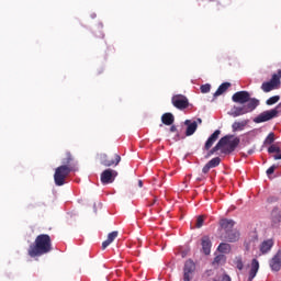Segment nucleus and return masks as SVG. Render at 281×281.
I'll list each match as a JSON object with an SVG mask.
<instances>
[{
    "label": "nucleus",
    "instance_id": "nucleus-13",
    "mask_svg": "<svg viewBox=\"0 0 281 281\" xmlns=\"http://www.w3.org/2000/svg\"><path fill=\"white\" fill-rule=\"evenodd\" d=\"M228 140H229V136L222 137L217 142V144L211 150H209L207 155L205 156V159H210V157H212V155H214V153H218V150H223L222 148L224 146H227Z\"/></svg>",
    "mask_w": 281,
    "mask_h": 281
},
{
    "label": "nucleus",
    "instance_id": "nucleus-2",
    "mask_svg": "<svg viewBox=\"0 0 281 281\" xmlns=\"http://www.w3.org/2000/svg\"><path fill=\"white\" fill-rule=\"evenodd\" d=\"M258 104H260V101L258 99H251L247 104H244L241 106L234 105L228 112V115H231V117H240V115H247V113L256 111Z\"/></svg>",
    "mask_w": 281,
    "mask_h": 281
},
{
    "label": "nucleus",
    "instance_id": "nucleus-24",
    "mask_svg": "<svg viewBox=\"0 0 281 281\" xmlns=\"http://www.w3.org/2000/svg\"><path fill=\"white\" fill-rule=\"evenodd\" d=\"M117 236H119V233L116 231H113L112 233H110L108 235L106 240L102 243V249H106V247H109V245H111V243H113V240H115Z\"/></svg>",
    "mask_w": 281,
    "mask_h": 281
},
{
    "label": "nucleus",
    "instance_id": "nucleus-30",
    "mask_svg": "<svg viewBox=\"0 0 281 281\" xmlns=\"http://www.w3.org/2000/svg\"><path fill=\"white\" fill-rule=\"evenodd\" d=\"M273 142H276V134L273 132L269 133L268 136L265 139L266 145L271 146V144H273Z\"/></svg>",
    "mask_w": 281,
    "mask_h": 281
},
{
    "label": "nucleus",
    "instance_id": "nucleus-37",
    "mask_svg": "<svg viewBox=\"0 0 281 281\" xmlns=\"http://www.w3.org/2000/svg\"><path fill=\"white\" fill-rule=\"evenodd\" d=\"M210 170H212V167H210L207 164L203 167V169H202V172L204 173V175H207V172H210Z\"/></svg>",
    "mask_w": 281,
    "mask_h": 281
},
{
    "label": "nucleus",
    "instance_id": "nucleus-23",
    "mask_svg": "<svg viewBox=\"0 0 281 281\" xmlns=\"http://www.w3.org/2000/svg\"><path fill=\"white\" fill-rule=\"evenodd\" d=\"M61 166H68V168H76V165H74V156L70 151L66 153V157L61 160Z\"/></svg>",
    "mask_w": 281,
    "mask_h": 281
},
{
    "label": "nucleus",
    "instance_id": "nucleus-33",
    "mask_svg": "<svg viewBox=\"0 0 281 281\" xmlns=\"http://www.w3.org/2000/svg\"><path fill=\"white\" fill-rule=\"evenodd\" d=\"M223 262H225V255H217L213 260V265H223Z\"/></svg>",
    "mask_w": 281,
    "mask_h": 281
},
{
    "label": "nucleus",
    "instance_id": "nucleus-20",
    "mask_svg": "<svg viewBox=\"0 0 281 281\" xmlns=\"http://www.w3.org/2000/svg\"><path fill=\"white\" fill-rule=\"evenodd\" d=\"M272 248H273V239L263 240L260 245L261 254H269V251H271Z\"/></svg>",
    "mask_w": 281,
    "mask_h": 281
},
{
    "label": "nucleus",
    "instance_id": "nucleus-36",
    "mask_svg": "<svg viewBox=\"0 0 281 281\" xmlns=\"http://www.w3.org/2000/svg\"><path fill=\"white\" fill-rule=\"evenodd\" d=\"M276 168H278V166L272 165L270 168L267 169L266 172H267L268 177L276 172Z\"/></svg>",
    "mask_w": 281,
    "mask_h": 281
},
{
    "label": "nucleus",
    "instance_id": "nucleus-5",
    "mask_svg": "<svg viewBox=\"0 0 281 281\" xmlns=\"http://www.w3.org/2000/svg\"><path fill=\"white\" fill-rule=\"evenodd\" d=\"M280 79L278 78V76H276V74H273L269 81H265L261 85V90L263 93H269L271 91H274V89H280Z\"/></svg>",
    "mask_w": 281,
    "mask_h": 281
},
{
    "label": "nucleus",
    "instance_id": "nucleus-40",
    "mask_svg": "<svg viewBox=\"0 0 281 281\" xmlns=\"http://www.w3.org/2000/svg\"><path fill=\"white\" fill-rule=\"evenodd\" d=\"M276 76H277V77L279 78V80H280V78H281V69H279V70L277 71Z\"/></svg>",
    "mask_w": 281,
    "mask_h": 281
},
{
    "label": "nucleus",
    "instance_id": "nucleus-31",
    "mask_svg": "<svg viewBox=\"0 0 281 281\" xmlns=\"http://www.w3.org/2000/svg\"><path fill=\"white\" fill-rule=\"evenodd\" d=\"M234 263L239 271H243V267H244L243 257H236L234 260Z\"/></svg>",
    "mask_w": 281,
    "mask_h": 281
},
{
    "label": "nucleus",
    "instance_id": "nucleus-26",
    "mask_svg": "<svg viewBox=\"0 0 281 281\" xmlns=\"http://www.w3.org/2000/svg\"><path fill=\"white\" fill-rule=\"evenodd\" d=\"M229 87H232V83H229V82L222 83L215 91L214 98H218V95H223V93H225V91H227V89H229Z\"/></svg>",
    "mask_w": 281,
    "mask_h": 281
},
{
    "label": "nucleus",
    "instance_id": "nucleus-4",
    "mask_svg": "<svg viewBox=\"0 0 281 281\" xmlns=\"http://www.w3.org/2000/svg\"><path fill=\"white\" fill-rule=\"evenodd\" d=\"M224 137H228L226 147L224 146L221 150L222 155H232L236 148H238V145L240 144V138L235 137L234 135H226Z\"/></svg>",
    "mask_w": 281,
    "mask_h": 281
},
{
    "label": "nucleus",
    "instance_id": "nucleus-29",
    "mask_svg": "<svg viewBox=\"0 0 281 281\" xmlns=\"http://www.w3.org/2000/svg\"><path fill=\"white\" fill-rule=\"evenodd\" d=\"M207 165L210 166V168H216L218 166H221V157H215V158H212Z\"/></svg>",
    "mask_w": 281,
    "mask_h": 281
},
{
    "label": "nucleus",
    "instance_id": "nucleus-10",
    "mask_svg": "<svg viewBox=\"0 0 281 281\" xmlns=\"http://www.w3.org/2000/svg\"><path fill=\"white\" fill-rule=\"evenodd\" d=\"M232 100L237 104H247L251 102V94L248 91H238L233 94Z\"/></svg>",
    "mask_w": 281,
    "mask_h": 281
},
{
    "label": "nucleus",
    "instance_id": "nucleus-16",
    "mask_svg": "<svg viewBox=\"0 0 281 281\" xmlns=\"http://www.w3.org/2000/svg\"><path fill=\"white\" fill-rule=\"evenodd\" d=\"M221 135V131L216 130L205 142L204 150H210L212 146H214V143L218 139V136Z\"/></svg>",
    "mask_w": 281,
    "mask_h": 281
},
{
    "label": "nucleus",
    "instance_id": "nucleus-25",
    "mask_svg": "<svg viewBox=\"0 0 281 281\" xmlns=\"http://www.w3.org/2000/svg\"><path fill=\"white\" fill-rule=\"evenodd\" d=\"M271 217H272L273 227H278L280 225V222H281L280 210L274 209L271 213Z\"/></svg>",
    "mask_w": 281,
    "mask_h": 281
},
{
    "label": "nucleus",
    "instance_id": "nucleus-43",
    "mask_svg": "<svg viewBox=\"0 0 281 281\" xmlns=\"http://www.w3.org/2000/svg\"><path fill=\"white\" fill-rule=\"evenodd\" d=\"M157 203V198H154L153 203L149 204V206L155 205Z\"/></svg>",
    "mask_w": 281,
    "mask_h": 281
},
{
    "label": "nucleus",
    "instance_id": "nucleus-41",
    "mask_svg": "<svg viewBox=\"0 0 281 281\" xmlns=\"http://www.w3.org/2000/svg\"><path fill=\"white\" fill-rule=\"evenodd\" d=\"M277 111H278V113H280V111H281V103H279L278 105H277V108H274Z\"/></svg>",
    "mask_w": 281,
    "mask_h": 281
},
{
    "label": "nucleus",
    "instance_id": "nucleus-15",
    "mask_svg": "<svg viewBox=\"0 0 281 281\" xmlns=\"http://www.w3.org/2000/svg\"><path fill=\"white\" fill-rule=\"evenodd\" d=\"M202 250L205 256H210L212 251V240H210L209 236H204L201 239Z\"/></svg>",
    "mask_w": 281,
    "mask_h": 281
},
{
    "label": "nucleus",
    "instance_id": "nucleus-35",
    "mask_svg": "<svg viewBox=\"0 0 281 281\" xmlns=\"http://www.w3.org/2000/svg\"><path fill=\"white\" fill-rule=\"evenodd\" d=\"M204 221L205 220H204L203 215H199L198 218H196L195 227L198 229H201V227H203Z\"/></svg>",
    "mask_w": 281,
    "mask_h": 281
},
{
    "label": "nucleus",
    "instance_id": "nucleus-18",
    "mask_svg": "<svg viewBox=\"0 0 281 281\" xmlns=\"http://www.w3.org/2000/svg\"><path fill=\"white\" fill-rule=\"evenodd\" d=\"M184 124L186 126H188L186 131L187 137H190L191 135H194V133H196V128H199L196 121L191 122L190 120H187L184 121Z\"/></svg>",
    "mask_w": 281,
    "mask_h": 281
},
{
    "label": "nucleus",
    "instance_id": "nucleus-44",
    "mask_svg": "<svg viewBox=\"0 0 281 281\" xmlns=\"http://www.w3.org/2000/svg\"><path fill=\"white\" fill-rule=\"evenodd\" d=\"M138 186L139 188H143L144 187V182H142V180L138 181Z\"/></svg>",
    "mask_w": 281,
    "mask_h": 281
},
{
    "label": "nucleus",
    "instance_id": "nucleus-7",
    "mask_svg": "<svg viewBox=\"0 0 281 281\" xmlns=\"http://www.w3.org/2000/svg\"><path fill=\"white\" fill-rule=\"evenodd\" d=\"M194 271H196V265L192 259H189L184 262L183 267V281H192L194 278Z\"/></svg>",
    "mask_w": 281,
    "mask_h": 281
},
{
    "label": "nucleus",
    "instance_id": "nucleus-21",
    "mask_svg": "<svg viewBox=\"0 0 281 281\" xmlns=\"http://www.w3.org/2000/svg\"><path fill=\"white\" fill-rule=\"evenodd\" d=\"M249 124V120H244L240 122H234L232 124L233 133H236L238 131H245V126Z\"/></svg>",
    "mask_w": 281,
    "mask_h": 281
},
{
    "label": "nucleus",
    "instance_id": "nucleus-11",
    "mask_svg": "<svg viewBox=\"0 0 281 281\" xmlns=\"http://www.w3.org/2000/svg\"><path fill=\"white\" fill-rule=\"evenodd\" d=\"M116 177H117V171L113 169H105L101 173V183L103 186H109V183H113V181H115Z\"/></svg>",
    "mask_w": 281,
    "mask_h": 281
},
{
    "label": "nucleus",
    "instance_id": "nucleus-22",
    "mask_svg": "<svg viewBox=\"0 0 281 281\" xmlns=\"http://www.w3.org/2000/svg\"><path fill=\"white\" fill-rule=\"evenodd\" d=\"M161 122L166 126H172V124H175V115H172V113H165L161 116Z\"/></svg>",
    "mask_w": 281,
    "mask_h": 281
},
{
    "label": "nucleus",
    "instance_id": "nucleus-28",
    "mask_svg": "<svg viewBox=\"0 0 281 281\" xmlns=\"http://www.w3.org/2000/svg\"><path fill=\"white\" fill-rule=\"evenodd\" d=\"M278 102H280V95H273L266 101V104L268 106H273V104H278Z\"/></svg>",
    "mask_w": 281,
    "mask_h": 281
},
{
    "label": "nucleus",
    "instance_id": "nucleus-8",
    "mask_svg": "<svg viewBox=\"0 0 281 281\" xmlns=\"http://www.w3.org/2000/svg\"><path fill=\"white\" fill-rule=\"evenodd\" d=\"M172 105L176 109H179L180 111H183V109H188L190 106V101L188 100V97L183 94H176L171 99Z\"/></svg>",
    "mask_w": 281,
    "mask_h": 281
},
{
    "label": "nucleus",
    "instance_id": "nucleus-38",
    "mask_svg": "<svg viewBox=\"0 0 281 281\" xmlns=\"http://www.w3.org/2000/svg\"><path fill=\"white\" fill-rule=\"evenodd\" d=\"M170 133H177V126L176 125H171Z\"/></svg>",
    "mask_w": 281,
    "mask_h": 281
},
{
    "label": "nucleus",
    "instance_id": "nucleus-12",
    "mask_svg": "<svg viewBox=\"0 0 281 281\" xmlns=\"http://www.w3.org/2000/svg\"><path fill=\"white\" fill-rule=\"evenodd\" d=\"M221 238L226 243H238L240 240V232L233 228L226 233H222Z\"/></svg>",
    "mask_w": 281,
    "mask_h": 281
},
{
    "label": "nucleus",
    "instance_id": "nucleus-14",
    "mask_svg": "<svg viewBox=\"0 0 281 281\" xmlns=\"http://www.w3.org/2000/svg\"><path fill=\"white\" fill-rule=\"evenodd\" d=\"M269 266L272 271H280V269H281V250H278V252L272 257Z\"/></svg>",
    "mask_w": 281,
    "mask_h": 281
},
{
    "label": "nucleus",
    "instance_id": "nucleus-32",
    "mask_svg": "<svg viewBox=\"0 0 281 281\" xmlns=\"http://www.w3.org/2000/svg\"><path fill=\"white\" fill-rule=\"evenodd\" d=\"M268 153L269 155H273V153H277L278 155H281V149L279 146L277 145H271L269 148H268Z\"/></svg>",
    "mask_w": 281,
    "mask_h": 281
},
{
    "label": "nucleus",
    "instance_id": "nucleus-27",
    "mask_svg": "<svg viewBox=\"0 0 281 281\" xmlns=\"http://www.w3.org/2000/svg\"><path fill=\"white\" fill-rule=\"evenodd\" d=\"M221 254H229L232 251V246L229 244L221 243L217 247Z\"/></svg>",
    "mask_w": 281,
    "mask_h": 281
},
{
    "label": "nucleus",
    "instance_id": "nucleus-3",
    "mask_svg": "<svg viewBox=\"0 0 281 281\" xmlns=\"http://www.w3.org/2000/svg\"><path fill=\"white\" fill-rule=\"evenodd\" d=\"M76 167H69V166H59L55 169L54 173V181L55 186H63L65 183V179L69 177V173L76 172Z\"/></svg>",
    "mask_w": 281,
    "mask_h": 281
},
{
    "label": "nucleus",
    "instance_id": "nucleus-39",
    "mask_svg": "<svg viewBox=\"0 0 281 281\" xmlns=\"http://www.w3.org/2000/svg\"><path fill=\"white\" fill-rule=\"evenodd\" d=\"M273 159L278 161V159H281V153L273 156Z\"/></svg>",
    "mask_w": 281,
    "mask_h": 281
},
{
    "label": "nucleus",
    "instance_id": "nucleus-6",
    "mask_svg": "<svg viewBox=\"0 0 281 281\" xmlns=\"http://www.w3.org/2000/svg\"><path fill=\"white\" fill-rule=\"evenodd\" d=\"M274 117H278V111L276 109L267 110L261 112L259 115H257L254 119L255 124H262V122H269L270 120H273Z\"/></svg>",
    "mask_w": 281,
    "mask_h": 281
},
{
    "label": "nucleus",
    "instance_id": "nucleus-1",
    "mask_svg": "<svg viewBox=\"0 0 281 281\" xmlns=\"http://www.w3.org/2000/svg\"><path fill=\"white\" fill-rule=\"evenodd\" d=\"M52 249V237L47 234H41L35 238V241L30 245L27 255L30 258H41V256L49 254Z\"/></svg>",
    "mask_w": 281,
    "mask_h": 281
},
{
    "label": "nucleus",
    "instance_id": "nucleus-19",
    "mask_svg": "<svg viewBox=\"0 0 281 281\" xmlns=\"http://www.w3.org/2000/svg\"><path fill=\"white\" fill-rule=\"evenodd\" d=\"M258 269H260V263L258 262V259H252L248 281H252L254 278H256Z\"/></svg>",
    "mask_w": 281,
    "mask_h": 281
},
{
    "label": "nucleus",
    "instance_id": "nucleus-34",
    "mask_svg": "<svg viewBox=\"0 0 281 281\" xmlns=\"http://www.w3.org/2000/svg\"><path fill=\"white\" fill-rule=\"evenodd\" d=\"M211 89H212V86L210 83H205L200 87L201 93H210Z\"/></svg>",
    "mask_w": 281,
    "mask_h": 281
},
{
    "label": "nucleus",
    "instance_id": "nucleus-9",
    "mask_svg": "<svg viewBox=\"0 0 281 281\" xmlns=\"http://www.w3.org/2000/svg\"><path fill=\"white\" fill-rule=\"evenodd\" d=\"M122 161V157L117 154L114 155V159L109 158V155L101 154L100 155V164L105 168H111V166H117Z\"/></svg>",
    "mask_w": 281,
    "mask_h": 281
},
{
    "label": "nucleus",
    "instance_id": "nucleus-17",
    "mask_svg": "<svg viewBox=\"0 0 281 281\" xmlns=\"http://www.w3.org/2000/svg\"><path fill=\"white\" fill-rule=\"evenodd\" d=\"M234 225H236V222H234V220L224 218L220 221V226L224 231L223 234L234 229Z\"/></svg>",
    "mask_w": 281,
    "mask_h": 281
},
{
    "label": "nucleus",
    "instance_id": "nucleus-42",
    "mask_svg": "<svg viewBox=\"0 0 281 281\" xmlns=\"http://www.w3.org/2000/svg\"><path fill=\"white\" fill-rule=\"evenodd\" d=\"M196 124L199 125V124H203V120H201V119H196Z\"/></svg>",
    "mask_w": 281,
    "mask_h": 281
}]
</instances>
